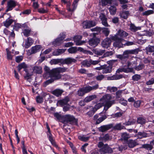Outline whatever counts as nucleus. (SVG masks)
I'll use <instances>...</instances> for the list:
<instances>
[{
	"instance_id": "nucleus-8",
	"label": "nucleus",
	"mask_w": 154,
	"mask_h": 154,
	"mask_svg": "<svg viewBox=\"0 0 154 154\" xmlns=\"http://www.w3.org/2000/svg\"><path fill=\"white\" fill-rule=\"evenodd\" d=\"M77 122V119L73 116L66 115L64 116V120L63 122L64 123L70 122L71 123L76 124Z\"/></svg>"
},
{
	"instance_id": "nucleus-44",
	"label": "nucleus",
	"mask_w": 154,
	"mask_h": 154,
	"mask_svg": "<svg viewBox=\"0 0 154 154\" xmlns=\"http://www.w3.org/2000/svg\"><path fill=\"white\" fill-rule=\"evenodd\" d=\"M154 13V11L152 10H148L143 12L142 13L143 16H148L149 15L152 14Z\"/></svg>"
},
{
	"instance_id": "nucleus-45",
	"label": "nucleus",
	"mask_w": 154,
	"mask_h": 154,
	"mask_svg": "<svg viewBox=\"0 0 154 154\" xmlns=\"http://www.w3.org/2000/svg\"><path fill=\"white\" fill-rule=\"evenodd\" d=\"M115 53L114 51H110L106 52L103 54L104 57H109L110 56H112Z\"/></svg>"
},
{
	"instance_id": "nucleus-24",
	"label": "nucleus",
	"mask_w": 154,
	"mask_h": 154,
	"mask_svg": "<svg viewBox=\"0 0 154 154\" xmlns=\"http://www.w3.org/2000/svg\"><path fill=\"white\" fill-rule=\"evenodd\" d=\"M6 50L7 53V59L9 60H12L13 57L14 56L13 54H14V51L12 50L11 51H10L8 48H6Z\"/></svg>"
},
{
	"instance_id": "nucleus-23",
	"label": "nucleus",
	"mask_w": 154,
	"mask_h": 154,
	"mask_svg": "<svg viewBox=\"0 0 154 154\" xmlns=\"http://www.w3.org/2000/svg\"><path fill=\"white\" fill-rule=\"evenodd\" d=\"M41 46L39 45L32 47L31 49L30 54H33L40 51Z\"/></svg>"
},
{
	"instance_id": "nucleus-9",
	"label": "nucleus",
	"mask_w": 154,
	"mask_h": 154,
	"mask_svg": "<svg viewBox=\"0 0 154 154\" xmlns=\"http://www.w3.org/2000/svg\"><path fill=\"white\" fill-rule=\"evenodd\" d=\"M79 0H74L72 4V8H71L70 7L71 3L70 2H67V9L69 11L73 12L76 9L78 5V2Z\"/></svg>"
},
{
	"instance_id": "nucleus-15",
	"label": "nucleus",
	"mask_w": 154,
	"mask_h": 154,
	"mask_svg": "<svg viewBox=\"0 0 154 154\" xmlns=\"http://www.w3.org/2000/svg\"><path fill=\"white\" fill-rule=\"evenodd\" d=\"M32 71L29 70V72H32V75L34 73L36 74H41L42 73V68L41 66H35L33 67H32Z\"/></svg>"
},
{
	"instance_id": "nucleus-36",
	"label": "nucleus",
	"mask_w": 154,
	"mask_h": 154,
	"mask_svg": "<svg viewBox=\"0 0 154 154\" xmlns=\"http://www.w3.org/2000/svg\"><path fill=\"white\" fill-rule=\"evenodd\" d=\"M96 97L95 95H92L86 97L84 99V101L86 102L90 101Z\"/></svg>"
},
{
	"instance_id": "nucleus-4",
	"label": "nucleus",
	"mask_w": 154,
	"mask_h": 154,
	"mask_svg": "<svg viewBox=\"0 0 154 154\" xmlns=\"http://www.w3.org/2000/svg\"><path fill=\"white\" fill-rule=\"evenodd\" d=\"M97 146L100 148L99 151L101 154H111L113 152V149L107 144H104L102 141L98 143Z\"/></svg>"
},
{
	"instance_id": "nucleus-63",
	"label": "nucleus",
	"mask_w": 154,
	"mask_h": 154,
	"mask_svg": "<svg viewBox=\"0 0 154 154\" xmlns=\"http://www.w3.org/2000/svg\"><path fill=\"white\" fill-rule=\"evenodd\" d=\"M146 35L149 36H152L154 34L153 32L151 30H149L148 31H146Z\"/></svg>"
},
{
	"instance_id": "nucleus-32",
	"label": "nucleus",
	"mask_w": 154,
	"mask_h": 154,
	"mask_svg": "<svg viewBox=\"0 0 154 154\" xmlns=\"http://www.w3.org/2000/svg\"><path fill=\"white\" fill-rule=\"evenodd\" d=\"M68 51L70 54H75L77 52V48L75 47H71L68 49Z\"/></svg>"
},
{
	"instance_id": "nucleus-25",
	"label": "nucleus",
	"mask_w": 154,
	"mask_h": 154,
	"mask_svg": "<svg viewBox=\"0 0 154 154\" xmlns=\"http://www.w3.org/2000/svg\"><path fill=\"white\" fill-rule=\"evenodd\" d=\"M66 50V49H58L55 50L53 53V54L54 56H58L64 53Z\"/></svg>"
},
{
	"instance_id": "nucleus-50",
	"label": "nucleus",
	"mask_w": 154,
	"mask_h": 154,
	"mask_svg": "<svg viewBox=\"0 0 154 154\" xmlns=\"http://www.w3.org/2000/svg\"><path fill=\"white\" fill-rule=\"evenodd\" d=\"M78 138L82 141H86L89 140V137H85L84 135H80L78 136Z\"/></svg>"
},
{
	"instance_id": "nucleus-27",
	"label": "nucleus",
	"mask_w": 154,
	"mask_h": 154,
	"mask_svg": "<svg viewBox=\"0 0 154 154\" xmlns=\"http://www.w3.org/2000/svg\"><path fill=\"white\" fill-rule=\"evenodd\" d=\"M103 106V103H99L96 104L93 108L90 106H88L87 108V109H88V107L91 108V109H93L94 110V111L96 112L98 109L101 107Z\"/></svg>"
},
{
	"instance_id": "nucleus-53",
	"label": "nucleus",
	"mask_w": 154,
	"mask_h": 154,
	"mask_svg": "<svg viewBox=\"0 0 154 154\" xmlns=\"http://www.w3.org/2000/svg\"><path fill=\"white\" fill-rule=\"evenodd\" d=\"M141 77L140 75L136 74L132 76V79L134 81H137L140 79Z\"/></svg>"
},
{
	"instance_id": "nucleus-55",
	"label": "nucleus",
	"mask_w": 154,
	"mask_h": 154,
	"mask_svg": "<svg viewBox=\"0 0 154 154\" xmlns=\"http://www.w3.org/2000/svg\"><path fill=\"white\" fill-rule=\"evenodd\" d=\"M123 126L121 125V124L119 123L116 125L114 127V128L115 129L120 130L123 129Z\"/></svg>"
},
{
	"instance_id": "nucleus-22",
	"label": "nucleus",
	"mask_w": 154,
	"mask_h": 154,
	"mask_svg": "<svg viewBox=\"0 0 154 154\" xmlns=\"http://www.w3.org/2000/svg\"><path fill=\"white\" fill-rule=\"evenodd\" d=\"M133 71V69L132 68H125L123 67L118 69L116 71V72L119 73L120 72H124L126 73H128L132 72Z\"/></svg>"
},
{
	"instance_id": "nucleus-62",
	"label": "nucleus",
	"mask_w": 154,
	"mask_h": 154,
	"mask_svg": "<svg viewBox=\"0 0 154 154\" xmlns=\"http://www.w3.org/2000/svg\"><path fill=\"white\" fill-rule=\"evenodd\" d=\"M108 90H109L110 92H115L117 90V88L115 87H109L107 88Z\"/></svg>"
},
{
	"instance_id": "nucleus-20",
	"label": "nucleus",
	"mask_w": 154,
	"mask_h": 154,
	"mask_svg": "<svg viewBox=\"0 0 154 154\" xmlns=\"http://www.w3.org/2000/svg\"><path fill=\"white\" fill-rule=\"evenodd\" d=\"M99 42V39L96 38H93L89 41V44L91 46H96Z\"/></svg>"
},
{
	"instance_id": "nucleus-30",
	"label": "nucleus",
	"mask_w": 154,
	"mask_h": 154,
	"mask_svg": "<svg viewBox=\"0 0 154 154\" xmlns=\"http://www.w3.org/2000/svg\"><path fill=\"white\" fill-rule=\"evenodd\" d=\"M62 59H53L50 61V63L51 65H55L62 63Z\"/></svg>"
},
{
	"instance_id": "nucleus-35",
	"label": "nucleus",
	"mask_w": 154,
	"mask_h": 154,
	"mask_svg": "<svg viewBox=\"0 0 154 154\" xmlns=\"http://www.w3.org/2000/svg\"><path fill=\"white\" fill-rule=\"evenodd\" d=\"M122 75H114L109 77L108 78L110 80H118L122 78Z\"/></svg>"
},
{
	"instance_id": "nucleus-46",
	"label": "nucleus",
	"mask_w": 154,
	"mask_h": 154,
	"mask_svg": "<svg viewBox=\"0 0 154 154\" xmlns=\"http://www.w3.org/2000/svg\"><path fill=\"white\" fill-rule=\"evenodd\" d=\"M31 31L30 29H25L23 31L22 33L26 37H28L29 36Z\"/></svg>"
},
{
	"instance_id": "nucleus-11",
	"label": "nucleus",
	"mask_w": 154,
	"mask_h": 154,
	"mask_svg": "<svg viewBox=\"0 0 154 154\" xmlns=\"http://www.w3.org/2000/svg\"><path fill=\"white\" fill-rule=\"evenodd\" d=\"M128 35V33L122 29H119L116 34L113 36H115L116 38H122L123 40H124V38L127 37Z\"/></svg>"
},
{
	"instance_id": "nucleus-48",
	"label": "nucleus",
	"mask_w": 154,
	"mask_h": 154,
	"mask_svg": "<svg viewBox=\"0 0 154 154\" xmlns=\"http://www.w3.org/2000/svg\"><path fill=\"white\" fill-rule=\"evenodd\" d=\"M145 67V65L143 64H140L138 66H135L134 69L137 71H139L143 69Z\"/></svg>"
},
{
	"instance_id": "nucleus-28",
	"label": "nucleus",
	"mask_w": 154,
	"mask_h": 154,
	"mask_svg": "<svg viewBox=\"0 0 154 154\" xmlns=\"http://www.w3.org/2000/svg\"><path fill=\"white\" fill-rule=\"evenodd\" d=\"M69 101V99L68 97H66L64 99L58 101L59 103L62 106L67 104Z\"/></svg>"
},
{
	"instance_id": "nucleus-10",
	"label": "nucleus",
	"mask_w": 154,
	"mask_h": 154,
	"mask_svg": "<svg viewBox=\"0 0 154 154\" xmlns=\"http://www.w3.org/2000/svg\"><path fill=\"white\" fill-rule=\"evenodd\" d=\"M65 32H63L60 33L59 35V37L56 38L55 41L53 42V44L54 45H60L62 43V41L65 38Z\"/></svg>"
},
{
	"instance_id": "nucleus-3",
	"label": "nucleus",
	"mask_w": 154,
	"mask_h": 154,
	"mask_svg": "<svg viewBox=\"0 0 154 154\" xmlns=\"http://www.w3.org/2000/svg\"><path fill=\"white\" fill-rule=\"evenodd\" d=\"M114 97L110 94H106L103 96L100 99L101 101H104L105 103L104 105V110L106 111L112 105L115 103V100H112Z\"/></svg>"
},
{
	"instance_id": "nucleus-12",
	"label": "nucleus",
	"mask_w": 154,
	"mask_h": 154,
	"mask_svg": "<svg viewBox=\"0 0 154 154\" xmlns=\"http://www.w3.org/2000/svg\"><path fill=\"white\" fill-rule=\"evenodd\" d=\"M17 5V2L11 0L8 2L7 7V9L5 13H7L8 11L12 10Z\"/></svg>"
},
{
	"instance_id": "nucleus-54",
	"label": "nucleus",
	"mask_w": 154,
	"mask_h": 154,
	"mask_svg": "<svg viewBox=\"0 0 154 154\" xmlns=\"http://www.w3.org/2000/svg\"><path fill=\"white\" fill-rule=\"evenodd\" d=\"M137 61L132 62L128 61L127 62V68H129V67H132L134 66L133 64L137 65Z\"/></svg>"
},
{
	"instance_id": "nucleus-13",
	"label": "nucleus",
	"mask_w": 154,
	"mask_h": 154,
	"mask_svg": "<svg viewBox=\"0 0 154 154\" xmlns=\"http://www.w3.org/2000/svg\"><path fill=\"white\" fill-rule=\"evenodd\" d=\"M46 128L48 130V132L47 133L48 136V137L49 140L51 142L52 144L56 147H57V145L56 144L55 142L54 141L52 136V134L51 133L50 128L48 124V123H46Z\"/></svg>"
},
{
	"instance_id": "nucleus-60",
	"label": "nucleus",
	"mask_w": 154,
	"mask_h": 154,
	"mask_svg": "<svg viewBox=\"0 0 154 154\" xmlns=\"http://www.w3.org/2000/svg\"><path fill=\"white\" fill-rule=\"evenodd\" d=\"M75 45H83L85 43V41H81L79 40V41L76 40V39L75 40Z\"/></svg>"
},
{
	"instance_id": "nucleus-40",
	"label": "nucleus",
	"mask_w": 154,
	"mask_h": 154,
	"mask_svg": "<svg viewBox=\"0 0 154 154\" xmlns=\"http://www.w3.org/2000/svg\"><path fill=\"white\" fill-rule=\"evenodd\" d=\"M110 14L114 15L116 13V8L114 6H111L109 8Z\"/></svg>"
},
{
	"instance_id": "nucleus-21",
	"label": "nucleus",
	"mask_w": 154,
	"mask_h": 154,
	"mask_svg": "<svg viewBox=\"0 0 154 154\" xmlns=\"http://www.w3.org/2000/svg\"><path fill=\"white\" fill-rule=\"evenodd\" d=\"M77 60L74 58L68 57L64 59H62V63L66 64H70L72 63H75Z\"/></svg>"
},
{
	"instance_id": "nucleus-6",
	"label": "nucleus",
	"mask_w": 154,
	"mask_h": 154,
	"mask_svg": "<svg viewBox=\"0 0 154 154\" xmlns=\"http://www.w3.org/2000/svg\"><path fill=\"white\" fill-rule=\"evenodd\" d=\"M27 65L24 62L20 63L17 66L18 71L19 72L20 71V70L22 69H24V70L26 73V75L25 76V78L27 79H28L30 76L32 75V72H29V71H28L27 69Z\"/></svg>"
},
{
	"instance_id": "nucleus-56",
	"label": "nucleus",
	"mask_w": 154,
	"mask_h": 154,
	"mask_svg": "<svg viewBox=\"0 0 154 154\" xmlns=\"http://www.w3.org/2000/svg\"><path fill=\"white\" fill-rule=\"evenodd\" d=\"M122 138L125 140H127L128 138L130 137L129 134L126 133H123L122 134Z\"/></svg>"
},
{
	"instance_id": "nucleus-59",
	"label": "nucleus",
	"mask_w": 154,
	"mask_h": 154,
	"mask_svg": "<svg viewBox=\"0 0 154 154\" xmlns=\"http://www.w3.org/2000/svg\"><path fill=\"white\" fill-rule=\"evenodd\" d=\"M123 91L120 90L116 92V97L117 98H120L121 97Z\"/></svg>"
},
{
	"instance_id": "nucleus-58",
	"label": "nucleus",
	"mask_w": 154,
	"mask_h": 154,
	"mask_svg": "<svg viewBox=\"0 0 154 154\" xmlns=\"http://www.w3.org/2000/svg\"><path fill=\"white\" fill-rule=\"evenodd\" d=\"M146 50L150 52H154V46H149L146 47Z\"/></svg>"
},
{
	"instance_id": "nucleus-41",
	"label": "nucleus",
	"mask_w": 154,
	"mask_h": 154,
	"mask_svg": "<svg viewBox=\"0 0 154 154\" xmlns=\"http://www.w3.org/2000/svg\"><path fill=\"white\" fill-rule=\"evenodd\" d=\"M99 139L102 141L105 142L109 139V135L108 134H106L103 137H100Z\"/></svg>"
},
{
	"instance_id": "nucleus-51",
	"label": "nucleus",
	"mask_w": 154,
	"mask_h": 154,
	"mask_svg": "<svg viewBox=\"0 0 154 154\" xmlns=\"http://www.w3.org/2000/svg\"><path fill=\"white\" fill-rule=\"evenodd\" d=\"M146 122L145 119L143 117H140L137 120V123L141 124H144Z\"/></svg>"
},
{
	"instance_id": "nucleus-34",
	"label": "nucleus",
	"mask_w": 154,
	"mask_h": 154,
	"mask_svg": "<svg viewBox=\"0 0 154 154\" xmlns=\"http://www.w3.org/2000/svg\"><path fill=\"white\" fill-rule=\"evenodd\" d=\"M105 50H104L101 49H95L94 52V53L100 56L102 55L104 53Z\"/></svg>"
},
{
	"instance_id": "nucleus-1",
	"label": "nucleus",
	"mask_w": 154,
	"mask_h": 154,
	"mask_svg": "<svg viewBox=\"0 0 154 154\" xmlns=\"http://www.w3.org/2000/svg\"><path fill=\"white\" fill-rule=\"evenodd\" d=\"M44 69L46 71V74L49 75L51 78L45 82L46 85L53 82L55 80L59 79L61 78V75L60 73L66 72L67 68L65 67H59L50 70L49 68L45 66Z\"/></svg>"
},
{
	"instance_id": "nucleus-57",
	"label": "nucleus",
	"mask_w": 154,
	"mask_h": 154,
	"mask_svg": "<svg viewBox=\"0 0 154 154\" xmlns=\"http://www.w3.org/2000/svg\"><path fill=\"white\" fill-rule=\"evenodd\" d=\"M103 32L106 36H107L109 33V31L107 28H103L102 29Z\"/></svg>"
},
{
	"instance_id": "nucleus-26",
	"label": "nucleus",
	"mask_w": 154,
	"mask_h": 154,
	"mask_svg": "<svg viewBox=\"0 0 154 154\" xmlns=\"http://www.w3.org/2000/svg\"><path fill=\"white\" fill-rule=\"evenodd\" d=\"M128 146L130 148H132L138 144L137 142L135 140H129L128 142Z\"/></svg>"
},
{
	"instance_id": "nucleus-2",
	"label": "nucleus",
	"mask_w": 154,
	"mask_h": 154,
	"mask_svg": "<svg viewBox=\"0 0 154 154\" xmlns=\"http://www.w3.org/2000/svg\"><path fill=\"white\" fill-rule=\"evenodd\" d=\"M138 52V49H137L126 50L123 52L122 54L117 55H116V57L120 60L119 61L122 64H124L126 63L127 59L129 57V54H136Z\"/></svg>"
},
{
	"instance_id": "nucleus-49",
	"label": "nucleus",
	"mask_w": 154,
	"mask_h": 154,
	"mask_svg": "<svg viewBox=\"0 0 154 154\" xmlns=\"http://www.w3.org/2000/svg\"><path fill=\"white\" fill-rule=\"evenodd\" d=\"M130 29L133 32H136L138 30L140 29V27H137L134 24H131L130 26Z\"/></svg>"
},
{
	"instance_id": "nucleus-17",
	"label": "nucleus",
	"mask_w": 154,
	"mask_h": 154,
	"mask_svg": "<svg viewBox=\"0 0 154 154\" xmlns=\"http://www.w3.org/2000/svg\"><path fill=\"white\" fill-rule=\"evenodd\" d=\"M112 68V66L111 65H109L108 66L107 65L103 66L102 73L103 74L109 73L111 72Z\"/></svg>"
},
{
	"instance_id": "nucleus-33",
	"label": "nucleus",
	"mask_w": 154,
	"mask_h": 154,
	"mask_svg": "<svg viewBox=\"0 0 154 154\" xmlns=\"http://www.w3.org/2000/svg\"><path fill=\"white\" fill-rule=\"evenodd\" d=\"M100 19L102 21V24L105 26H109L107 22L106 18L104 15L100 16Z\"/></svg>"
},
{
	"instance_id": "nucleus-14",
	"label": "nucleus",
	"mask_w": 154,
	"mask_h": 154,
	"mask_svg": "<svg viewBox=\"0 0 154 154\" xmlns=\"http://www.w3.org/2000/svg\"><path fill=\"white\" fill-rule=\"evenodd\" d=\"M96 25L95 22L92 21H85L83 23V27L84 28H89L94 26Z\"/></svg>"
},
{
	"instance_id": "nucleus-61",
	"label": "nucleus",
	"mask_w": 154,
	"mask_h": 154,
	"mask_svg": "<svg viewBox=\"0 0 154 154\" xmlns=\"http://www.w3.org/2000/svg\"><path fill=\"white\" fill-rule=\"evenodd\" d=\"M23 59V57L22 56H17L15 58L16 61L19 63Z\"/></svg>"
},
{
	"instance_id": "nucleus-29",
	"label": "nucleus",
	"mask_w": 154,
	"mask_h": 154,
	"mask_svg": "<svg viewBox=\"0 0 154 154\" xmlns=\"http://www.w3.org/2000/svg\"><path fill=\"white\" fill-rule=\"evenodd\" d=\"M34 42L33 40L32 39L30 38L29 37L27 38V41L25 43V48H28Z\"/></svg>"
},
{
	"instance_id": "nucleus-39",
	"label": "nucleus",
	"mask_w": 154,
	"mask_h": 154,
	"mask_svg": "<svg viewBox=\"0 0 154 154\" xmlns=\"http://www.w3.org/2000/svg\"><path fill=\"white\" fill-rule=\"evenodd\" d=\"M99 2L103 6H105L111 2V0H100Z\"/></svg>"
},
{
	"instance_id": "nucleus-7",
	"label": "nucleus",
	"mask_w": 154,
	"mask_h": 154,
	"mask_svg": "<svg viewBox=\"0 0 154 154\" xmlns=\"http://www.w3.org/2000/svg\"><path fill=\"white\" fill-rule=\"evenodd\" d=\"M110 38L111 39L115 41L113 43L114 46L119 48L123 47L122 42L125 41L124 40H123L122 38H116L115 36H113L112 35H110Z\"/></svg>"
},
{
	"instance_id": "nucleus-18",
	"label": "nucleus",
	"mask_w": 154,
	"mask_h": 154,
	"mask_svg": "<svg viewBox=\"0 0 154 154\" xmlns=\"http://www.w3.org/2000/svg\"><path fill=\"white\" fill-rule=\"evenodd\" d=\"M99 85L98 84H96L92 87L88 86L83 87L85 93L89 92L93 90H95L98 88Z\"/></svg>"
},
{
	"instance_id": "nucleus-5",
	"label": "nucleus",
	"mask_w": 154,
	"mask_h": 154,
	"mask_svg": "<svg viewBox=\"0 0 154 154\" xmlns=\"http://www.w3.org/2000/svg\"><path fill=\"white\" fill-rule=\"evenodd\" d=\"M4 17L6 18H7V19L6 20L3 22V24L5 27L8 28L13 22L14 20L11 19V16L10 14L5 13L3 14L2 16H0V17L4 18Z\"/></svg>"
},
{
	"instance_id": "nucleus-37",
	"label": "nucleus",
	"mask_w": 154,
	"mask_h": 154,
	"mask_svg": "<svg viewBox=\"0 0 154 154\" xmlns=\"http://www.w3.org/2000/svg\"><path fill=\"white\" fill-rule=\"evenodd\" d=\"M138 138L141 139L143 137H146L147 136V134L144 132H139L137 134Z\"/></svg>"
},
{
	"instance_id": "nucleus-43",
	"label": "nucleus",
	"mask_w": 154,
	"mask_h": 154,
	"mask_svg": "<svg viewBox=\"0 0 154 154\" xmlns=\"http://www.w3.org/2000/svg\"><path fill=\"white\" fill-rule=\"evenodd\" d=\"M106 116L104 115L101 117L99 118L98 119H97L96 121V123L97 124H100V123L102 122L106 118Z\"/></svg>"
},
{
	"instance_id": "nucleus-52",
	"label": "nucleus",
	"mask_w": 154,
	"mask_h": 154,
	"mask_svg": "<svg viewBox=\"0 0 154 154\" xmlns=\"http://www.w3.org/2000/svg\"><path fill=\"white\" fill-rule=\"evenodd\" d=\"M85 94L83 88H80L78 91V94L79 96H82Z\"/></svg>"
},
{
	"instance_id": "nucleus-31",
	"label": "nucleus",
	"mask_w": 154,
	"mask_h": 154,
	"mask_svg": "<svg viewBox=\"0 0 154 154\" xmlns=\"http://www.w3.org/2000/svg\"><path fill=\"white\" fill-rule=\"evenodd\" d=\"M63 92V91L62 90L56 89L53 91L52 94L57 97H59L61 95Z\"/></svg>"
},
{
	"instance_id": "nucleus-47",
	"label": "nucleus",
	"mask_w": 154,
	"mask_h": 154,
	"mask_svg": "<svg viewBox=\"0 0 154 154\" xmlns=\"http://www.w3.org/2000/svg\"><path fill=\"white\" fill-rule=\"evenodd\" d=\"M142 146L143 148L148 150H151L153 148V146L151 144H145L143 145Z\"/></svg>"
},
{
	"instance_id": "nucleus-16",
	"label": "nucleus",
	"mask_w": 154,
	"mask_h": 154,
	"mask_svg": "<svg viewBox=\"0 0 154 154\" xmlns=\"http://www.w3.org/2000/svg\"><path fill=\"white\" fill-rule=\"evenodd\" d=\"M111 42L110 38H106L102 42L101 45L103 48H107L109 46Z\"/></svg>"
},
{
	"instance_id": "nucleus-64",
	"label": "nucleus",
	"mask_w": 154,
	"mask_h": 154,
	"mask_svg": "<svg viewBox=\"0 0 154 154\" xmlns=\"http://www.w3.org/2000/svg\"><path fill=\"white\" fill-rule=\"evenodd\" d=\"M141 103V101L140 100H137L134 102V106L135 107H139Z\"/></svg>"
},
{
	"instance_id": "nucleus-42",
	"label": "nucleus",
	"mask_w": 154,
	"mask_h": 154,
	"mask_svg": "<svg viewBox=\"0 0 154 154\" xmlns=\"http://www.w3.org/2000/svg\"><path fill=\"white\" fill-rule=\"evenodd\" d=\"M82 65L85 67H88L91 65L90 60L88 61L87 60H84L82 62Z\"/></svg>"
},
{
	"instance_id": "nucleus-19",
	"label": "nucleus",
	"mask_w": 154,
	"mask_h": 154,
	"mask_svg": "<svg viewBox=\"0 0 154 154\" xmlns=\"http://www.w3.org/2000/svg\"><path fill=\"white\" fill-rule=\"evenodd\" d=\"M113 127L112 124H109L101 126L98 128L99 131L104 132L109 130Z\"/></svg>"
},
{
	"instance_id": "nucleus-38",
	"label": "nucleus",
	"mask_w": 154,
	"mask_h": 154,
	"mask_svg": "<svg viewBox=\"0 0 154 154\" xmlns=\"http://www.w3.org/2000/svg\"><path fill=\"white\" fill-rule=\"evenodd\" d=\"M129 14V11H125L122 12L120 14L121 17L125 19H126L128 17Z\"/></svg>"
}]
</instances>
